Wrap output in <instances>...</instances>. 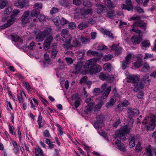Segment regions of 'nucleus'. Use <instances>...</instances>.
I'll use <instances>...</instances> for the list:
<instances>
[{
  "mask_svg": "<svg viewBox=\"0 0 156 156\" xmlns=\"http://www.w3.org/2000/svg\"><path fill=\"white\" fill-rule=\"evenodd\" d=\"M130 131V128L126 125L121 128L113 135V137L117 141H115L116 147L123 152L125 151V147L123 144L121 143L120 140L124 141L126 140L125 135L128 134Z\"/></svg>",
  "mask_w": 156,
  "mask_h": 156,
  "instance_id": "f257e3e1",
  "label": "nucleus"
},
{
  "mask_svg": "<svg viewBox=\"0 0 156 156\" xmlns=\"http://www.w3.org/2000/svg\"><path fill=\"white\" fill-rule=\"evenodd\" d=\"M105 117L102 114L98 115L96 118V121L93 124L94 127L96 129H99L104 126V121Z\"/></svg>",
  "mask_w": 156,
  "mask_h": 156,
  "instance_id": "f03ea898",
  "label": "nucleus"
},
{
  "mask_svg": "<svg viewBox=\"0 0 156 156\" xmlns=\"http://www.w3.org/2000/svg\"><path fill=\"white\" fill-rule=\"evenodd\" d=\"M146 121L145 122H143V123L145 124H148L147 126V129L153 130L156 124V120L155 119L150 118H146L145 119Z\"/></svg>",
  "mask_w": 156,
  "mask_h": 156,
  "instance_id": "7ed1b4c3",
  "label": "nucleus"
},
{
  "mask_svg": "<svg viewBox=\"0 0 156 156\" xmlns=\"http://www.w3.org/2000/svg\"><path fill=\"white\" fill-rule=\"evenodd\" d=\"M84 63L83 62H78L76 64H74L73 67L71 69L72 73H78L81 71L84 70Z\"/></svg>",
  "mask_w": 156,
  "mask_h": 156,
  "instance_id": "20e7f679",
  "label": "nucleus"
},
{
  "mask_svg": "<svg viewBox=\"0 0 156 156\" xmlns=\"http://www.w3.org/2000/svg\"><path fill=\"white\" fill-rule=\"evenodd\" d=\"M125 73L126 76V78L128 80L127 82L128 83H131L134 84L136 86V75H131L129 74V72L126 71H125ZM136 86H135V88L133 89V90L136 91Z\"/></svg>",
  "mask_w": 156,
  "mask_h": 156,
  "instance_id": "39448f33",
  "label": "nucleus"
},
{
  "mask_svg": "<svg viewBox=\"0 0 156 156\" xmlns=\"http://www.w3.org/2000/svg\"><path fill=\"white\" fill-rule=\"evenodd\" d=\"M71 39L72 37L70 35L64 36L62 38V41H64L65 40V41L63 44V47L66 49H71L72 48V45L70 44Z\"/></svg>",
  "mask_w": 156,
  "mask_h": 156,
  "instance_id": "423d86ee",
  "label": "nucleus"
},
{
  "mask_svg": "<svg viewBox=\"0 0 156 156\" xmlns=\"http://www.w3.org/2000/svg\"><path fill=\"white\" fill-rule=\"evenodd\" d=\"M135 57L134 55H133L131 54H128L125 57V60L122 62V64L121 66L122 69L123 70L125 69L127 67H128V65L129 64V62L132 58H133Z\"/></svg>",
  "mask_w": 156,
  "mask_h": 156,
  "instance_id": "0eeeda50",
  "label": "nucleus"
},
{
  "mask_svg": "<svg viewBox=\"0 0 156 156\" xmlns=\"http://www.w3.org/2000/svg\"><path fill=\"white\" fill-rule=\"evenodd\" d=\"M145 16L144 15H137V27L145 30L146 29L147 24L144 23L140 19L145 18Z\"/></svg>",
  "mask_w": 156,
  "mask_h": 156,
  "instance_id": "6e6552de",
  "label": "nucleus"
},
{
  "mask_svg": "<svg viewBox=\"0 0 156 156\" xmlns=\"http://www.w3.org/2000/svg\"><path fill=\"white\" fill-rule=\"evenodd\" d=\"M96 64V60L94 59H90L84 63V68L89 70Z\"/></svg>",
  "mask_w": 156,
  "mask_h": 156,
  "instance_id": "1a4fd4ad",
  "label": "nucleus"
},
{
  "mask_svg": "<svg viewBox=\"0 0 156 156\" xmlns=\"http://www.w3.org/2000/svg\"><path fill=\"white\" fill-rule=\"evenodd\" d=\"M126 5L123 4L121 5V7L123 9L127 10L129 11H132L133 10V6L132 2L130 0H126Z\"/></svg>",
  "mask_w": 156,
  "mask_h": 156,
  "instance_id": "9d476101",
  "label": "nucleus"
},
{
  "mask_svg": "<svg viewBox=\"0 0 156 156\" xmlns=\"http://www.w3.org/2000/svg\"><path fill=\"white\" fill-rule=\"evenodd\" d=\"M16 18L13 16H12L7 21V23L0 26V29H4L12 25L14 22Z\"/></svg>",
  "mask_w": 156,
  "mask_h": 156,
  "instance_id": "9b49d317",
  "label": "nucleus"
},
{
  "mask_svg": "<svg viewBox=\"0 0 156 156\" xmlns=\"http://www.w3.org/2000/svg\"><path fill=\"white\" fill-rule=\"evenodd\" d=\"M29 11H26L22 16L21 20L23 24H25L29 22L30 20L29 18Z\"/></svg>",
  "mask_w": 156,
  "mask_h": 156,
  "instance_id": "f8f14e48",
  "label": "nucleus"
},
{
  "mask_svg": "<svg viewBox=\"0 0 156 156\" xmlns=\"http://www.w3.org/2000/svg\"><path fill=\"white\" fill-rule=\"evenodd\" d=\"M101 69V68L100 66L98 65H96V64L89 70V71L90 74H93L98 73Z\"/></svg>",
  "mask_w": 156,
  "mask_h": 156,
  "instance_id": "ddd939ff",
  "label": "nucleus"
},
{
  "mask_svg": "<svg viewBox=\"0 0 156 156\" xmlns=\"http://www.w3.org/2000/svg\"><path fill=\"white\" fill-rule=\"evenodd\" d=\"M130 21L133 20L134 21L132 25V28L130 30V32L131 33L136 32V16L132 17L130 19Z\"/></svg>",
  "mask_w": 156,
  "mask_h": 156,
  "instance_id": "4468645a",
  "label": "nucleus"
},
{
  "mask_svg": "<svg viewBox=\"0 0 156 156\" xmlns=\"http://www.w3.org/2000/svg\"><path fill=\"white\" fill-rule=\"evenodd\" d=\"M93 12L92 9H91L82 8L80 9V13L83 16H85L87 15H90L92 14Z\"/></svg>",
  "mask_w": 156,
  "mask_h": 156,
  "instance_id": "2eb2a0df",
  "label": "nucleus"
},
{
  "mask_svg": "<svg viewBox=\"0 0 156 156\" xmlns=\"http://www.w3.org/2000/svg\"><path fill=\"white\" fill-rule=\"evenodd\" d=\"M111 48L113 50L115 51L117 54H119L122 52V48L121 47L119 46V44H114L112 46Z\"/></svg>",
  "mask_w": 156,
  "mask_h": 156,
  "instance_id": "dca6fc26",
  "label": "nucleus"
},
{
  "mask_svg": "<svg viewBox=\"0 0 156 156\" xmlns=\"http://www.w3.org/2000/svg\"><path fill=\"white\" fill-rule=\"evenodd\" d=\"M94 104L92 103H90L86 105L85 108L84 112L88 114L90 113L93 110Z\"/></svg>",
  "mask_w": 156,
  "mask_h": 156,
  "instance_id": "f3484780",
  "label": "nucleus"
},
{
  "mask_svg": "<svg viewBox=\"0 0 156 156\" xmlns=\"http://www.w3.org/2000/svg\"><path fill=\"white\" fill-rule=\"evenodd\" d=\"M137 34H138L139 36H137V44H139L142 40V36L143 33L141 30H138L137 29Z\"/></svg>",
  "mask_w": 156,
  "mask_h": 156,
  "instance_id": "a211bd4d",
  "label": "nucleus"
},
{
  "mask_svg": "<svg viewBox=\"0 0 156 156\" xmlns=\"http://www.w3.org/2000/svg\"><path fill=\"white\" fill-rule=\"evenodd\" d=\"M143 56L141 54H138L137 55V68H139L143 64Z\"/></svg>",
  "mask_w": 156,
  "mask_h": 156,
  "instance_id": "6ab92c4d",
  "label": "nucleus"
},
{
  "mask_svg": "<svg viewBox=\"0 0 156 156\" xmlns=\"http://www.w3.org/2000/svg\"><path fill=\"white\" fill-rule=\"evenodd\" d=\"M150 66L148 64L147 62L145 63L142 68L140 69V71L144 72L145 73L147 72L150 69Z\"/></svg>",
  "mask_w": 156,
  "mask_h": 156,
  "instance_id": "aec40b11",
  "label": "nucleus"
},
{
  "mask_svg": "<svg viewBox=\"0 0 156 156\" xmlns=\"http://www.w3.org/2000/svg\"><path fill=\"white\" fill-rule=\"evenodd\" d=\"M45 37L43 32H40L36 35V39L38 41H42L44 40Z\"/></svg>",
  "mask_w": 156,
  "mask_h": 156,
  "instance_id": "412c9836",
  "label": "nucleus"
},
{
  "mask_svg": "<svg viewBox=\"0 0 156 156\" xmlns=\"http://www.w3.org/2000/svg\"><path fill=\"white\" fill-rule=\"evenodd\" d=\"M152 149V147L150 145H149L146 147V153L147 156H153Z\"/></svg>",
  "mask_w": 156,
  "mask_h": 156,
  "instance_id": "4be33fe9",
  "label": "nucleus"
},
{
  "mask_svg": "<svg viewBox=\"0 0 156 156\" xmlns=\"http://www.w3.org/2000/svg\"><path fill=\"white\" fill-rule=\"evenodd\" d=\"M40 12V11L39 9L35 8L32 11L31 13V16L32 17L35 16L37 18L39 16L38 15Z\"/></svg>",
  "mask_w": 156,
  "mask_h": 156,
  "instance_id": "5701e85b",
  "label": "nucleus"
},
{
  "mask_svg": "<svg viewBox=\"0 0 156 156\" xmlns=\"http://www.w3.org/2000/svg\"><path fill=\"white\" fill-rule=\"evenodd\" d=\"M111 86H109L107 87L106 90L101 96V98H102L105 99L107 98L111 90Z\"/></svg>",
  "mask_w": 156,
  "mask_h": 156,
  "instance_id": "b1692460",
  "label": "nucleus"
},
{
  "mask_svg": "<svg viewBox=\"0 0 156 156\" xmlns=\"http://www.w3.org/2000/svg\"><path fill=\"white\" fill-rule=\"evenodd\" d=\"M136 109H133L130 107H128L127 108V113L130 115L129 117H131L133 116L136 113Z\"/></svg>",
  "mask_w": 156,
  "mask_h": 156,
  "instance_id": "393cba45",
  "label": "nucleus"
},
{
  "mask_svg": "<svg viewBox=\"0 0 156 156\" xmlns=\"http://www.w3.org/2000/svg\"><path fill=\"white\" fill-rule=\"evenodd\" d=\"M12 40V41L15 42H19L20 44H22L23 43V40L20 37L17 36H14V35H11Z\"/></svg>",
  "mask_w": 156,
  "mask_h": 156,
  "instance_id": "a878e982",
  "label": "nucleus"
},
{
  "mask_svg": "<svg viewBox=\"0 0 156 156\" xmlns=\"http://www.w3.org/2000/svg\"><path fill=\"white\" fill-rule=\"evenodd\" d=\"M116 101V99H114L112 98L110 99L109 102L107 103L106 107L108 108L112 107L114 105Z\"/></svg>",
  "mask_w": 156,
  "mask_h": 156,
  "instance_id": "bb28decb",
  "label": "nucleus"
},
{
  "mask_svg": "<svg viewBox=\"0 0 156 156\" xmlns=\"http://www.w3.org/2000/svg\"><path fill=\"white\" fill-rule=\"evenodd\" d=\"M88 26V23L87 22H82L80 23L78 28L80 30H82Z\"/></svg>",
  "mask_w": 156,
  "mask_h": 156,
  "instance_id": "cd10ccee",
  "label": "nucleus"
},
{
  "mask_svg": "<svg viewBox=\"0 0 156 156\" xmlns=\"http://www.w3.org/2000/svg\"><path fill=\"white\" fill-rule=\"evenodd\" d=\"M23 95L26 96L25 93L23 91H21L20 94L17 95V98H18L19 102L20 103L23 102L24 101L23 98Z\"/></svg>",
  "mask_w": 156,
  "mask_h": 156,
  "instance_id": "c85d7f7f",
  "label": "nucleus"
},
{
  "mask_svg": "<svg viewBox=\"0 0 156 156\" xmlns=\"http://www.w3.org/2000/svg\"><path fill=\"white\" fill-rule=\"evenodd\" d=\"M103 66V69L109 72L111 71L112 66L110 63L108 62L104 64Z\"/></svg>",
  "mask_w": 156,
  "mask_h": 156,
  "instance_id": "c756f323",
  "label": "nucleus"
},
{
  "mask_svg": "<svg viewBox=\"0 0 156 156\" xmlns=\"http://www.w3.org/2000/svg\"><path fill=\"white\" fill-rule=\"evenodd\" d=\"M87 54L90 56H97L98 55L99 53L98 51H93L92 50H88L87 51Z\"/></svg>",
  "mask_w": 156,
  "mask_h": 156,
  "instance_id": "7c9ffc66",
  "label": "nucleus"
},
{
  "mask_svg": "<svg viewBox=\"0 0 156 156\" xmlns=\"http://www.w3.org/2000/svg\"><path fill=\"white\" fill-rule=\"evenodd\" d=\"M129 102L127 100H125L121 101L117 106V107L118 108H119L121 106L126 107L129 105Z\"/></svg>",
  "mask_w": 156,
  "mask_h": 156,
  "instance_id": "2f4dec72",
  "label": "nucleus"
},
{
  "mask_svg": "<svg viewBox=\"0 0 156 156\" xmlns=\"http://www.w3.org/2000/svg\"><path fill=\"white\" fill-rule=\"evenodd\" d=\"M82 1L83 5L84 6L90 7L92 6V3L88 0L85 1L84 0H82Z\"/></svg>",
  "mask_w": 156,
  "mask_h": 156,
  "instance_id": "473e14b6",
  "label": "nucleus"
},
{
  "mask_svg": "<svg viewBox=\"0 0 156 156\" xmlns=\"http://www.w3.org/2000/svg\"><path fill=\"white\" fill-rule=\"evenodd\" d=\"M59 4L65 8L68 7L69 6L68 2L65 0H61L59 2Z\"/></svg>",
  "mask_w": 156,
  "mask_h": 156,
  "instance_id": "72a5a7b5",
  "label": "nucleus"
},
{
  "mask_svg": "<svg viewBox=\"0 0 156 156\" xmlns=\"http://www.w3.org/2000/svg\"><path fill=\"white\" fill-rule=\"evenodd\" d=\"M103 104V102L101 101L99 102L97 104L94 108V111L96 112L99 111L100 108L102 107Z\"/></svg>",
  "mask_w": 156,
  "mask_h": 156,
  "instance_id": "f704fd0d",
  "label": "nucleus"
},
{
  "mask_svg": "<svg viewBox=\"0 0 156 156\" xmlns=\"http://www.w3.org/2000/svg\"><path fill=\"white\" fill-rule=\"evenodd\" d=\"M114 79V75H111L107 76L105 80L109 83H112Z\"/></svg>",
  "mask_w": 156,
  "mask_h": 156,
  "instance_id": "c9c22d12",
  "label": "nucleus"
},
{
  "mask_svg": "<svg viewBox=\"0 0 156 156\" xmlns=\"http://www.w3.org/2000/svg\"><path fill=\"white\" fill-rule=\"evenodd\" d=\"M72 45V48L73 47H77L81 45V43L78 40L76 39L73 40Z\"/></svg>",
  "mask_w": 156,
  "mask_h": 156,
  "instance_id": "e433bc0d",
  "label": "nucleus"
},
{
  "mask_svg": "<svg viewBox=\"0 0 156 156\" xmlns=\"http://www.w3.org/2000/svg\"><path fill=\"white\" fill-rule=\"evenodd\" d=\"M103 33L105 35L108 36L112 39L114 38L113 35L111 31L105 30L104 31Z\"/></svg>",
  "mask_w": 156,
  "mask_h": 156,
  "instance_id": "4c0bfd02",
  "label": "nucleus"
},
{
  "mask_svg": "<svg viewBox=\"0 0 156 156\" xmlns=\"http://www.w3.org/2000/svg\"><path fill=\"white\" fill-rule=\"evenodd\" d=\"M51 29L50 28H46L43 32L45 37L49 35L51 32Z\"/></svg>",
  "mask_w": 156,
  "mask_h": 156,
  "instance_id": "58836bf2",
  "label": "nucleus"
},
{
  "mask_svg": "<svg viewBox=\"0 0 156 156\" xmlns=\"http://www.w3.org/2000/svg\"><path fill=\"white\" fill-rule=\"evenodd\" d=\"M144 96V92L142 90L137 89V97L141 99L143 98Z\"/></svg>",
  "mask_w": 156,
  "mask_h": 156,
  "instance_id": "ea45409f",
  "label": "nucleus"
},
{
  "mask_svg": "<svg viewBox=\"0 0 156 156\" xmlns=\"http://www.w3.org/2000/svg\"><path fill=\"white\" fill-rule=\"evenodd\" d=\"M144 80H141L138 84H137V89H138L140 88V89H143L144 88V84L146 82H144Z\"/></svg>",
  "mask_w": 156,
  "mask_h": 156,
  "instance_id": "a19ab883",
  "label": "nucleus"
},
{
  "mask_svg": "<svg viewBox=\"0 0 156 156\" xmlns=\"http://www.w3.org/2000/svg\"><path fill=\"white\" fill-rule=\"evenodd\" d=\"M14 4L16 7L20 8H23L24 5L23 2H15Z\"/></svg>",
  "mask_w": 156,
  "mask_h": 156,
  "instance_id": "79ce46f5",
  "label": "nucleus"
},
{
  "mask_svg": "<svg viewBox=\"0 0 156 156\" xmlns=\"http://www.w3.org/2000/svg\"><path fill=\"white\" fill-rule=\"evenodd\" d=\"M80 40L83 43L86 44L90 41V39L89 38H86L83 36H81Z\"/></svg>",
  "mask_w": 156,
  "mask_h": 156,
  "instance_id": "37998d69",
  "label": "nucleus"
},
{
  "mask_svg": "<svg viewBox=\"0 0 156 156\" xmlns=\"http://www.w3.org/2000/svg\"><path fill=\"white\" fill-rule=\"evenodd\" d=\"M51 58H55L56 56L58 51L55 48H52L51 50Z\"/></svg>",
  "mask_w": 156,
  "mask_h": 156,
  "instance_id": "c03bdc74",
  "label": "nucleus"
},
{
  "mask_svg": "<svg viewBox=\"0 0 156 156\" xmlns=\"http://www.w3.org/2000/svg\"><path fill=\"white\" fill-rule=\"evenodd\" d=\"M51 44L45 41L44 43V48L45 50L47 51L50 47Z\"/></svg>",
  "mask_w": 156,
  "mask_h": 156,
  "instance_id": "a18cd8bd",
  "label": "nucleus"
},
{
  "mask_svg": "<svg viewBox=\"0 0 156 156\" xmlns=\"http://www.w3.org/2000/svg\"><path fill=\"white\" fill-rule=\"evenodd\" d=\"M135 145V139L134 137H133L131 138L129 142V146L130 148H132L134 147Z\"/></svg>",
  "mask_w": 156,
  "mask_h": 156,
  "instance_id": "49530a36",
  "label": "nucleus"
},
{
  "mask_svg": "<svg viewBox=\"0 0 156 156\" xmlns=\"http://www.w3.org/2000/svg\"><path fill=\"white\" fill-rule=\"evenodd\" d=\"M106 5L110 8H113L115 7V5L112 4L110 0H107L106 2Z\"/></svg>",
  "mask_w": 156,
  "mask_h": 156,
  "instance_id": "de8ad7c7",
  "label": "nucleus"
},
{
  "mask_svg": "<svg viewBox=\"0 0 156 156\" xmlns=\"http://www.w3.org/2000/svg\"><path fill=\"white\" fill-rule=\"evenodd\" d=\"M44 57L45 60L49 64L51 61V59L49 57V55L47 53H45L44 54Z\"/></svg>",
  "mask_w": 156,
  "mask_h": 156,
  "instance_id": "09e8293b",
  "label": "nucleus"
},
{
  "mask_svg": "<svg viewBox=\"0 0 156 156\" xmlns=\"http://www.w3.org/2000/svg\"><path fill=\"white\" fill-rule=\"evenodd\" d=\"M107 76L103 73H100L99 76V78L102 80H105Z\"/></svg>",
  "mask_w": 156,
  "mask_h": 156,
  "instance_id": "8fccbe9b",
  "label": "nucleus"
},
{
  "mask_svg": "<svg viewBox=\"0 0 156 156\" xmlns=\"http://www.w3.org/2000/svg\"><path fill=\"white\" fill-rule=\"evenodd\" d=\"M34 7L37 9H41L42 8V4L41 3H35L34 5Z\"/></svg>",
  "mask_w": 156,
  "mask_h": 156,
  "instance_id": "3c124183",
  "label": "nucleus"
},
{
  "mask_svg": "<svg viewBox=\"0 0 156 156\" xmlns=\"http://www.w3.org/2000/svg\"><path fill=\"white\" fill-rule=\"evenodd\" d=\"M150 45V43L145 40L141 44V46L142 47H148Z\"/></svg>",
  "mask_w": 156,
  "mask_h": 156,
  "instance_id": "603ef678",
  "label": "nucleus"
},
{
  "mask_svg": "<svg viewBox=\"0 0 156 156\" xmlns=\"http://www.w3.org/2000/svg\"><path fill=\"white\" fill-rule=\"evenodd\" d=\"M96 6L98 8L101 12H102L103 10H105V7L101 4H96Z\"/></svg>",
  "mask_w": 156,
  "mask_h": 156,
  "instance_id": "864d4df0",
  "label": "nucleus"
},
{
  "mask_svg": "<svg viewBox=\"0 0 156 156\" xmlns=\"http://www.w3.org/2000/svg\"><path fill=\"white\" fill-rule=\"evenodd\" d=\"M113 57L111 55L108 54L105 56L103 58V60L105 61H107L110 60Z\"/></svg>",
  "mask_w": 156,
  "mask_h": 156,
  "instance_id": "5fc2aeb1",
  "label": "nucleus"
},
{
  "mask_svg": "<svg viewBox=\"0 0 156 156\" xmlns=\"http://www.w3.org/2000/svg\"><path fill=\"white\" fill-rule=\"evenodd\" d=\"M76 27V23L74 22H71L69 24V28L70 29H74Z\"/></svg>",
  "mask_w": 156,
  "mask_h": 156,
  "instance_id": "6e6d98bb",
  "label": "nucleus"
},
{
  "mask_svg": "<svg viewBox=\"0 0 156 156\" xmlns=\"http://www.w3.org/2000/svg\"><path fill=\"white\" fill-rule=\"evenodd\" d=\"M65 60L67 64L68 65L72 64L73 62L71 58L66 57L65 58Z\"/></svg>",
  "mask_w": 156,
  "mask_h": 156,
  "instance_id": "4d7b16f0",
  "label": "nucleus"
},
{
  "mask_svg": "<svg viewBox=\"0 0 156 156\" xmlns=\"http://www.w3.org/2000/svg\"><path fill=\"white\" fill-rule=\"evenodd\" d=\"M58 11V8L53 7L50 11V13L51 14H55Z\"/></svg>",
  "mask_w": 156,
  "mask_h": 156,
  "instance_id": "13d9d810",
  "label": "nucleus"
},
{
  "mask_svg": "<svg viewBox=\"0 0 156 156\" xmlns=\"http://www.w3.org/2000/svg\"><path fill=\"white\" fill-rule=\"evenodd\" d=\"M82 3V0H73V3L77 6H79Z\"/></svg>",
  "mask_w": 156,
  "mask_h": 156,
  "instance_id": "bf43d9fd",
  "label": "nucleus"
},
{
  "mask_svg": "<svg viewBox=\"0 0 156 156\" xmlns=\"http://www.w3.org/2000/svg\"><path fill=\"white\" fill-rule=\"evenodd\" d=\"M131 41L133 43V45H135L136 44V36L134 35L131 39Z\"/></svg>",
  "mask_w": 156,
  "mask_h": 156,
  "instance_id": "052dcab7",
  "label": "nucleus"
},
{
  "mask_svg": "<svg viewBox=\"0 0 156 156\" xmlns=\"http://www.w3.org/2000/svg\"><path fill=\"white\" fill-rule=\"evenodd\" d=\"M141 142L140 141H138V144H137V152L141 151L143 147L141 146Z\"/></svg>",
  "mask_w": 156,
  "mask_h": 156,
  "instance_id": "680f3d73",
  "label": "nucleus"
},
{
  "mask_svg": "<svg viewBox=\"0 0 156 156\" xmlns=\"http://www.w3.org/2000/svg\"><path fill=\"white\" fill-rule=\"evenodd\" d=\"M9 129L10 133L12 134L13 135H16L14 131V128L13 126H11L9 125Z\"/></svg>",
  "mask_w": 156,
  "mask_h": 156,
  "instance_id": "e2e57ef3",
  "label": "nucleus"
},
{
  "mask_svg": "<svg viewBox=\"0 0 156 156\" xmlns=\"http://www.w3.org/2000/svg\"><path fill=\"white\" fill-rule=\"evenodd\" d=\"M37 122L39 126V128H40L41 127V123L42 122V117L41 115L39 116L38 117Z\"/></svg>",
  "mask_w": 156,
  "mask_h": 156,
  "instance_id": "0e129e2a",
  "label": "nucleus"
},
{
  "mask_svg": "<svg viewBox=\"0 0 156 156\" xmlns=\"http://www.w3.org/2000/svg\"><path fill=\"white\" fill-rule=\"evenodd\" d=\"M72 100H76L80 99V98L79 97L78 94H76L73 95L72 96Z\"/></svg>",
  "mask_w": 156,
  "mask_h": 156,
  "instance_id": "69168bd1",
  "label": "nucleus"
},
{
  "mask_svg": "<svg viewBox=\"0 0 156 156\" xmlns=\"http://www.w3.org/2000/svg\"><path fill=\"white\" fill-rule=\"evenodd\" d=\"M81 101V98L76 100L74 103L75 106L76 108H77L80 105Z\"/></svg>",
  "mask_w": 156,
  "mask_h": 156,
  "instance_id": "338daca9",
  "label": "nucleus"
},
{
  "mask_svg": "<svg viewBox=\"0 0 156 156\" xmlns=\"http://www.w3.org/2000/svg\"><path fill=\"white\" fill-rule=\"evenodd\" d=\"M35 45V43L34 42H32L27 47L29 50H31L33 49V48Z\"/></svg>",
  "mask_w": 156,
  "mask_h": 156,
  "instance_id": "774afa93",
  "label": "nucleus"
}]
</instances>
